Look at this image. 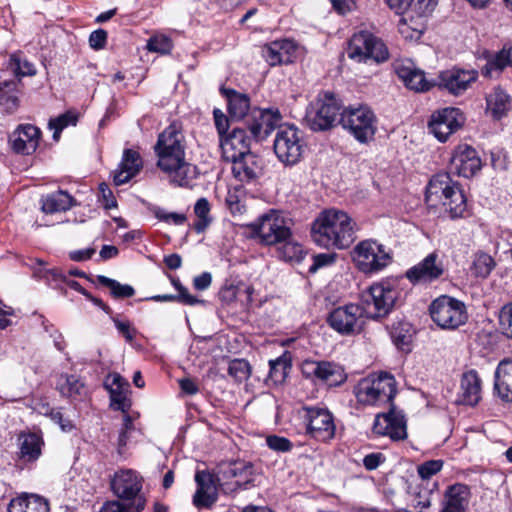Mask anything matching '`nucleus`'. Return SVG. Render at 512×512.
Masks as SVG:
<instances>
[{
    "instance_id": "nucleus-35",
    "label": "nucleus",
    "mask_w": 512,
    "mask_h": 512,
    "mask_svg": "<svg viewBox=\"0 0 512 512\" xmlns=\"http://www.w3.org/2000/svg\"><path fill=\"white\" fill-rule=\"evenodd\" d=\"M462 402L475 405L481 398V380L475 370L465 372L461 379Z\"/></svg>"
},
{
    "instance_id": "nucleus-34",
    "label": "nucleus",
    "mask_w": 512,
    "mask_h": 512,
    "mask_svg": "<svg viewBox=\"0 0 512 512\" xmlns=\"http://www.w3.org/2000/svg\"><path fill=\"white\" fill-rule=\"evenodd\" d=\"M494 389L506 401H512V360H502L495 372Z\"/></svg>"
},
{
    "instance_id": "nucleus-2",
    "label": "nucleus",
    "mask_w": 512,
    "mask_h": 512,
    "mask_svg": "<svg viewBox=\"0 0 512 512\" xmlns=\"http://www.w3.org/2000/svg\"><path fill=\"white\" fill-rule=\"evenodd\" d=\"M356 222L345 212L327 209L319 213L311 225V237L320 247L346 249L356 239Z\"/></svg>"
},
{
    "instance_id": "nucleus-31",
    "label": "nucleus",
    "mask_w": 512,
    "mask_h": 512,
    "mask_svg": "<svg viewBox=\"0 0 512 512\" xmlns=\"http://www.w3.org/2000/svg\"><path fill=\"white\" fill-rule=\"evenodd\" d=\"M143 166L140 154L132 149H126L123 152L122 161L114 173V183L122 185L129 182L136 176Z\"/></svg>"
},
{
    "instance_id": "nucleus-23",
    "label": "nucleus",
    "mask_w": 512,
    "mask_h": 512,
    "mask_svg": "<svg viewBox=\"0 0 512 512\" xmlns=\"http://www.w3.org/2000/svg\"><path fill=\"white\" fill-rule=\"evenodd\" d=\"M444 273L443 263L438 255L433 252L421 262L406 272L407 278L412 282H432L440 278Z\"/></svg>"
},
{
    "instance_id": "nucleus-46",
    "label": "nucleus",
    "mask_w": 512,
    "mask_h": 512,
    "mask_svg": "<svg viewBox=\"0 0 512 512\" xmlns=\"http://www.w3.org/2000/svg\"><path fill=\"white\" fill-rule=\"evenodd\" d=\"M495 267V261L486 253L476 254L471 267L472 272L477 277L486 278Z\"/></svg>"
},
{
    "instance_id": "nucleus-10",
    "label": "nucleus",
    "mask_w": 512,
    "mask_h": 512,
    "mask_svg": "<svg viewBox=\"0 0 512 512\" xmlns=\"http://www.w3.org/2000/svg\"><path fill=\"white\" fill-rule=\"evenodd\" d=\"M305 142L301 131L293 125L279 126L274 139L277 158L286 165H295L303 157Z\"/></svg>"
},
{
    "instance_id": "nucleus-44",
    "label": "nucleus",
    "mask_w": 512,
    "mask_h": 512,
    "mask_svg": "<svg viewBox=\"0 0 512 512\" xmlns=\"http://www.w3.org/2000/svg\"><path fill=\"white\" fill-rule=\"evenodd\" d=\"M194 213L197 217V221L194 223V229L197 233H202L211 223L210 204L206 198H200L197 200L194 206Z\"/></svg>"
},
{
    "instance_id": "nucleus-63",
    "label": "nucleus",
    "mask_w": 512,
    "mask_h": 512,
    "mask_svg": "<svg viewBox=\"0 0 512 512\" xmlns=\"http://www.w3.org/2000/svg\"><path fill=\"white\" fill-rule=\"evenodd\" d=\"M213 114L215 126L221 139L222 136H226L228 134L227 131L229 128V120L227 116L219 109H215Z\"/></svg>"
},
{
    "instance_id": "nucleus-24",
    "label": "nucleus",
    "mask_w": 512,
    "mask_h": 512,
    "mask_svg": "<svg viewBox=\"0 0 512 512\" xmlns=\"http://www.w3.org/2000/svg\"><path fill=\"white\" fill-rule=\"evenodd\" d=\"M104 386L110 394V406L123 413L127 412L131 407V401L128 397L129 383L120 374L110 373L105 379Z\"/></svg>"
},
{
    "instance_id": "nucleus-59",
    "label": "nucleus",
    "mask_w": 512,
    "mask_h": 512,
    "mask_svg": "<svg viewBox=\"0 0 512 512\" xmlns=\"http://www.w3.org/2000/svg\"><path fill=\"white\" fill-rule=\"evenodd\" d=\"M399 326H401L400 329L399 327L392 326L390 334L396 345L403 347L408 345L410 341L409 328L407 323H399Z\"/></svg>"
},
{
    "instance_id": "nucleus-6",
    "label": "nucleus",
    "mask_w": 512,
    "mask_h": 512,
    "mask_svg": "<svg viewBox=\"0 0 512 512\" xmlns=\"http://www.w3.org/2000/svg\"><path fill=\"white\" fill-rule=\"evenodd\" d=\"M255 237L264 245H276L291 236V220L277 210H269L250 224Z\"/></svg>"
},
{
    "instance_id": "nucleus-26",
    "label": "nucleus",
    "mask_w": 512,
    "mask_h": 512,
    "mask_svg": "<svg viewBox=\"0 0 512 512\" xmlns=\"http://www.w3.org/2000/svg\"><path fill=\"white\" fill-rule=\"evenodd\" d=\"M40 134V130L34 125H20L10 137L13 150L26 155L35 152L39 145Z\"/></svg>"
},
{
    "instance_id": "nucleus-50",
    "label": "nucleus",
    "mask_w": 512,
    "mask_h": 512,
    "mask_svg": "<svg viewBox=\"0 0 512 512\" xmlns=\"http://www.w3.org/2000/svg\"><path fill=\"white\" fill-rule=\"evenodd\" d=\"M144 506V498H137L136 505H124L118 501H112L104 504L99 512H141Z\"/></svg>"
},
{
    "instance_id": "nucleus-54",
    "label": "nucleus",
    "mask_w": 512,
    "mask_h": 512,
    "mask_svg": "<svg viewBox=\"0 0 512 512\" xmlns=\"http://www.w3.org/2000/svg\"><path fill=\"white\" fill-rule=\"evenodd\" d=\"M154 216L162 222L168 223V224H174V225H183L187 217L183 213H177V212H168L165 209L162 208H156L154 210Z\"/></svg>"
},
{
    "instance_id": "nucleus-22",
    "label": "nucleus",
    "mask_w": 512,
    "mask_h": 512,
    "mask_svg": "<svg viewBox=\"0 0 512 512\" xmlns=\"http://www.w3.org/2000/svg\"><path fill=\"white\" fill-rule=\"evenodd\" d=\"M220 147L225 160H235L250 153V138L243 128L236 127L226 136H222Z\"/></svg>"
},
{
    "instance_id": "nucleus-62",
    "label": "nucleus",
    "mask_w": 512,
    "mask_h": 512,
    "mask_svg": "<svg viewBox=\"0 0 512 512\" xmlns=\"http://www.w3.org/2000/svg\"><path fill=\"white\" fill-rule=\"evenodd\" d=\"M99 190L101 193V201L102 205L105 209H112L117 207V201L109 189V187L105 183H101L99 185Z\"/></svg>"
},
{
    "instance_id": "nucleus-45",
    "label": "nucleus",
    "mask_w": 512,
    "mask_h": 512,
    "mask_svg": "<svg viewBox=\"0 0 512 512\" xmlns=\"http://www.w3.org/2000/svg\"><path fill=\"white\" fill-rule=\"evenodd\" d=\"M97 280L101 285L109 288L112 296L115 298H129L132 297L135 293V290L132 286L121 284L118 281L108 278L104 275H98Z\"/></svg>"
},
{
    "instance_id": "nucleus-14",
    "label": "nucleus",
    "mask_w": 512,
    "mask_h": 512,
    "mask_svg": "<svg viewBox=\"0 0 512 512\" xmlns=\"http://www.w3.org/2000/svg\"><path fill=\"white\" fill-rule=\"evenodd\" d=\"M464 123V116L458 108L446 107L435 111L429 120L430 132L441 142L456 132Z\"/></svg>"
},
{
    "instance_id": "nucleus-18",
    "label": "nucleus",
    "mask_w": 512,
    "mask_h": 512,
    "mask_svg": "<svg viewBox=\"0 0 512 512\" xmlns=\"http://www.w3.org/2000/svg\"><path fill=\"white\" fill-rule=\"evenodd\" d=\"M477 78L478 73L475 70L452 68L439 74L437 85L439 88L458 96L463 94Z\"/></svg>"
},
{
    "instance_id": "nucleus-42",
    "label": "nucleus",
    "mask_w": 512,
    "mask_h": 512,
    "mask_svg": "<svg viewBox=\"0 0 512 512\" xmlns=\"http://www.w3.org/2000/svg\"><path fill=\"white\" fill-rule=\"evenodd\" d=\"M487 108L495 118H501L509 109V96L501 89H495L487 98Z\"/></svg>"
},
{
    "instance_id": "nucleus-16",
    "label": "nucleus",
    "mask_w": 512,
    "mask_h": 512,
    "mask_svg": "<svg viewBox=\"0 0 512 512\" xmlns=\"http://www.w3.org/2000/svg\"><path fill=\"white\" fill-rule=\"evenodd\" d=\"M365 315L361 306L348 304L335 308L328 317L330 326L341 334H353L362 329L361 317Z\"/></svg>"
},
{
    "instance_id": "nucleus-12",
    "label": "nucleus",
    "mask_w": 512,
    "mask_h": 512,
    "mask_svg": "<svg viewBox=\"0 0 512 512\" xmlns=\"http://www.w3.org/2000/svg\"><path fill=\"white\" fill-rule=\"evenodd\" d=\"M353 261L364 273L376 272L390 263V255L381 244L372 240L360 242L352 252Z\"/></svg>"
},
{
    "instance_id": "nucleus-56",
    "label": "nucleus",
    "mask_w": 512,
    "mask_h": 512,
    "mask_svg": "<svg viewBox=\"0 0 512 512\" xmlns=\"http://www.w3.org/2000/svg\"><path fill=\"white\" fill-rule=\"evenodd\" d=\"M435 6V0H414L410 6L409 12L412 14L415 13L417 17L423 19L424 16L428 15L434 10Z\"/></svg>"
},
{
    "instance_id": "nucleus-27",
    "label": "nucleus",
    "mask_w": 512,
    "mask_h": 512,
    "mask_svg": "<svg viewBox=\"0 0 512 512\" xmlns=\"http://www.w3.org/2000/svg\"><path fill=\"white\" fill-rule=\"evenodd\" d=\"M197 490L193 496V504L198 508H210L218 498L217 487L212 475L199 471L195 475Z\"/></svg>"
},
{
    "instance_id": "nucleus-20",
    "label": "nucleus",
    "mask_w": 512,
    "mask_h": 512,
    "mask_svg": "<svg viewBox=\"0 0 512 512\" xmlns=\"http://www.w3.org/2000/svg\"><path fill=\"white\" fill-rule=\"evenodd\" d=\"M222 475L224 479H235L234 482H224L222 484V490L225 493L246 489L254 480V465L250 462H233L222 471Z\"/></svg>"
},
{
    "instance_id": "nucleus-9",
    "label": "nucleus",
    "mask_w": 512,
    "mask_h": 512,
    "mask_svg": "<svg viewBox=\"0 0 512 512\" xmlns=\"http://www.w3.org/2000/svg\"><path fill=\"white\" fill-rule=\"evenodd\" d=\"M341 123L360 143L371 141L377 131V118L366 105L349 107L341 113Z\"/></svg>"
},
{
    "instance_id": "nucleus-48",
    "label": "nucleus",
    "mask_w": 512,
    "mask_h": 512,
    "mask_svg": "<svg viewBox=\"0 0 512 512\" xmlns=\"http://www.w3.org/2000/svg\"><path fill=\"white\" fill-rule=\"evenodd\" d=\"M78 115L75 112L68 111L49 121V128L54 130L53 139L58 140L61 131L69 125H76Z\"/></svg>"
},
{
    "instance_id": "nucleus-40",
    "label": "nucleus",
    "mask_w": 512,
    "mask_h": 512,
    "mask_svg": "<svg viewBox=\"0 0 512 512\" xmlns=\"http://www.w3.org/2000/svg\"><path fill=\"white\" fill-rule=\"evenodd\" d=\"M387 417V434L392 440H402L406 438V422L401 412L391 408L388 413H385Z\"/></svg>"
},
{
    "instance_id": "nucleus-49",
    "label": "nucleus",
    "mask_w": 512,
    "mask_h": 512,
    "mask_svg": "<svg viewBox=\"0 0 512 512\" xmlns=\"http://www.w3.org/2000/svg\"><path fill=\"white\" fill-rule=\"evenodd\" d=\"M10 68L16 76H33L36 73L32 63L22 58L20 54H14L10 58Z\"/></svg>"
},
{
    "instance_id": "nucleus-39",
    "label": "nucleus",
    "mask_w": 512,
    "mask_h": 512,
    "mask_svg": "<svg viewBox=\"0 0 512 512\" xmlns=\"http://www.w3.org/2000/svg\"><path fill=\"white\" fill-rule=\"evenodd\" d=\"M228 100V111L235 119L246 120L250 113V99L247 95L230 90L226 93Z\"/></svg>"
},
{
    "instance_id": "nucleus-60",
    "label": "nucleus",
    "mask_w": 512,
    "mask_h": 512,
    "mask_svg": "<svg viewBox=\"0 0 512 512\" xmlns=\"http://www.w3.org/2000/svg\"><path fill=\"white\" fill-rule=\"evenodd\" d=\"M40 278L46 280L49 284L58 285L66 281V275L58 268L41 269L38 271Z\"/></svg>"
},
{
    "instance_id": "nucleus-58",
    "label": "nucleus",
    "mask_w": 512,
    "mask_h": 512,
    "mask_svg": "<svg viewBox=\"0 0 512 512\" xmlns=\"http://www.w3.org/2000/svg\"><path fill=\"white\" fill-rule=\"evenodd\" d=\"M443 467L441 460H430L418 466V474L422 479H429L438 473Z\"/></svg>"
},
{
    "instance_id": "nucleus-30",
    "label": "nucleus",
    "mask_w": 512,
    "mask_h": 512,
    "mask_svg": "<svg viewBox=\"0 0 512 512\" xmlns=\"http://www.w3.org/2000/svg\"><path fill=\"white\" fill-rule=\"evenodd\" d=\"M296 51V45L291 40H276L262 49V54L265 60L271 66L278 64H287L292 62V57Z\"/></svg>"
},
{
    "instance_id": "nucleus-25",
    "label": "nucleus",
    "mask_w": 512,
    "mask_h": 512,
    "mask_svg": "<svg viewBox=\"0 0 512 512\" xmlns=\"http://www.w3.org/2000/svg\"><path fill=\"white\" fill-rule=\"evenodd\" d=\"M43 446L44 440L41 432L22 431L17 436L18 457L24 463L38 460Z\"/></svg>"
},
{
    "instance_id": "nucleus-7",
    "label": "nucleus",
    "mask_w": 512,
    "mask_h": 512,
    "mask_svg": "<svg viewBox=\"0 0 512 512\" xmlns=\"http://www.w3.org/2000/svg\"><path fill=\"white\" fill-rule=\"evenodd\" d=\"M429 313L433 322L445 330L457 329L468 320L465 304L447 295L433 300L429 306Z\"/></svg>"
},
{
    "instance_id": "nucleus-17",
    "label": "nucleus",
    "mask_w": 512,
    "mask_h": 512,
    "mask_svg": "<svg viewBox=\"0 0 512 512\" xmlns=\"http://www.w3.org/2000/svg\"><path fill=\"white\" fill-rule=\"evenodd\" d=\"M111 488L117 497L133 500L129 505H136L137 498H143L140 495L142 479L135 471L130 469L116 472L111 480Z\"/></svg>"
},
{
    "instance_id": "nucleus-38",
    "label": "nucleus",
    "mask_w": 512,
    "mask_h": 512,
    "mask_svg": "<svg viewBox=\"0 0 512 512\" xmlns=\"http://www.w3.org/2000/svg\"><path fill=\"white\" fill-rule=\"evenodd\" d=\"M425 25L423 19L420 17L414 18L411 12H408L399 20L398 31L405 38L409 40H417L424 32Z\"/></svg>"
},
{
    "instance_id": "nucleus-43",
    "label": "nucleus",
    "mask_w": 512,
    "mask_h": 512,
    "mask_svg": "<svg viewBox=\"0 0 512 512\" xmlns=\"http://www.w3.org/2000/svg\"><path fill=\"white\" fill-rule=\"evenodd\" d=\"M512 47L504 46L498 53L495 54L486 64L483 69V74L492 76L493 71H502L506 67L512 65Z\"/></svg>"
},
{
    "instance_id": "nucleus-5",
    "label": "nucleus",
    "mask_w": 512,
    "mask_h": 512,
    "mask_svg": "<svg viewBox=\"0 0 512 512\" xmlns=\"http://www.w3.org/2000/svg\"><path fill=\"white\" fill-rule=\"evenodd\" d=\"M354 393L358 402L365 405L391 403L396 395V381L388 373L371 375L359 381Z\"/></svg>"
},
{
    "instance_id": "nucleus-8",
    "label": "nucleus",
    "mask_w": 512,
    "mask_h": 512,
    "mask_svg": "<svg viewBox=\"0 0 512 512\" xmlns=\"http://www.w3.org/2000/svg\"><path fill=\"white\" fill-rule=\"evenodd\" d=\"M350 59L366 63L370 60L381 63L388 59L389 53L383 41L373 33L361 30L352 35L347 49Z\"/></svg>"
},
{
    "instance_id": "nucleus-15",
    "label": "nucleus",
    "mask_w": 512,
    "mask_h": 512,
    "mask_svg": "<svg viewBox=\"0 0 512 512\" xmlns=\"http://www.w3.org/2000/svg\"><path fill=\"white\" fill-rule=\"evenodd\" d=\"M281 120L282 117L278 110L254 108L247 116L245 125L255 139L263 140L276 128L279 129V126H282Z\"/></svg>"
},
{
    "instance_id": "nucleus-29",
    "label": "nucleus",
    "mask_w": 512,
    "mask_h": 512,
    "mask_svg": "<svg viewBox=\"0 0 512 512\" xmlns=\"http://www.w3.org/2000/svg\"><path fill=\"white\" fill-rule=\"evenodd\" d=\"M398 77L407 88L417 92L428 91L433 84L425 77V73L416 68L412 62H400L395 65Z\"/></svg>"
},
{
    "instance_id": "nucleus-13",
    "label": "nucleus",
    "mask_w": 512,
    "mask_h": 512,
    "mask_svg": "<svg viewBox=\"0 0 512 512\" xmlns=\"http://www.w3.org/2000/svg\"><path fill=\"white\" fill-rule=\"evenodd\" d=\"M302 374L313 381L318 380L330 387L339 386L347 379L344 369L334 362L305 360L301 365Z\"/></svg>"
},
{
    "instance_id": "nucleus-61",
    "label": "nucleus",
    "mask_w": 512,
    "mask_h": 512,
    "mask_svg": "<svg viewBox=\"0 0 512 512\" xmlns=\"http://www.w3.org/2000/svg\"><path fill=\"white\" fill-rule=\"evenodd\" d=\"M336 254L334 253H320L312 257L313 263L309 268V271L314 273L318 269L329 266L334 263Z\"/></svg>"
},
{
    "instance_id": "nucleus-47",
    "label": "nucleus",
    "mask_w": 512,
    "mask_h": 512,
    "mask_svg": "<svg viewBox=\"0 0 512 512\" xmlns=\"http://www.w3.org/2000/svg\"><path fill=\"white\" fill-rule=\"evenodd\" d=\"M269 365H270L269 378L274 383L283 382L290 370V367H291L288 359L285 356L279 357L275 360H270Z\"/></svg>"
},
{
    "instance_id": "nucleus-4",
    "label": "nucleus",
    "mask_w": 512,
    "mask_h": 512,
    "mask_svg": "<svg viewBox=\"0 0 512 512\" xmlns=\"http://www.w3.org/2000/svg\"><path fill=\"white\" fill-rule=\"evenodd\" d=\"M399 291L389 281L373 283L361 293V308L367 318L380 319L386 317L395 307Z\"/></svg>"
},
{
    "instance_id": "nucleus-11",
    "label": "nucleus",
    "mask_w": 512,
    "mask_h": 512,
    "mask_svg": "<svg viewBox=\"0 0 512 512\" xmlns=\"http://www.w3.org/2000/svg\"><path fill=\"white\" fill-rule=\"evenodd\" d=\"M340 104L333 93L319 94L311 109L307 112V120L311 129L326 130L331 128L340 115Z\"/></svg>"
},
{
    "instance_id": "nucleus-57",
    "label": "nucleus",
    "mask_w": 512,
    "mask_h": 512,
    "mask_svg": "<svg viewBox=\"0 0 512 512\" xmlns=\"http://www.w3.org/2000/svg\"><path fill=\"white\" fill-rule=\"evenodd\" d=\"M500 326L503 333L512 338V303L505 305L499 315Z\"/></svg>"
},
{
    "instance_id": "nucleus-37",
    "label": "nucleus",
    "mask_w": 512,
    "mask_h": 512,
    "mask_svg": "<svg viewBox=\"0 0 512 512\" xmlns=\"http://www.w3.org/2000/svg\"><path fill=\"white\" fill-rule=\"evenodd\" d=\"M41 203L44 213L53 214L69 210L74 205V199L67 192L59 190L44 197Z\"/></svg>"
},
{
    "instance_id": "nucleus-41",
    "label": "nucleus",
    "mask_w": 512,
    "mask_h": 512,
    "mask_svg": "<svg viewBox=\"0 0 512 512\" xmlns=\"http://www.w3.org/2000/svg\"><path fill=\"white\" fill-rule=\"evenodd\" d=\"M18 83L16 81L0 82V106L7 112H13L18 107Z\"/></svg>"
},
{
    "instance_id": "nucleus-19",
    "label": "nucleus",
    "mask_w": 512,
    "mask_h": 512,
    "mask_svg": "<svg viewBox=\"0 0 512 512\" xmlns=\"http://www.w3.org/2000/svg\"><path fill=\"white\" fill-rule=\"evenodd\" d=\"M307 431L318 441L330 440L335 433V425L331 413L324 408L307 410Z\"/></svg>"
},
{
    "instance_id": "nucleus-28",
    "label": "nucleus",
    "mask_w": 512,
    "mask_h": 512,
    "mask_svg": "<svg viewBox=\"0 0 512 512\" xmlns=\"http://www.w3.org/2000/svg\"><path fill=\"white\" fill-rule=\"evenodd\" d=\"M470 496V488L465 484L449 486L445 491L440 512H467Z\"/></svg>"
},
{
    "instance_id": "nucleus-3",
    "label": "nucleus",
    "mask_w": 512,
    "mask_h": 512,
    "mask_svg": "<svg viewBox=\"0 0 512 512\" xmlns=\"http://www.w3.org/2000/svg\"><path fill=\"white\" fill-rule=\"evenodd\" d=\"M426 202L433 207L441 205L452 219L463 218L467 213L466 198L446 173H440L430 180L426 189Z\"/></svg>"
},
{
    "instance_id": "nucleus-32",
    "label": "nucleus",
    "mask_w": 512,
    "mask_h": 512,
    "mask_svg": "<svg viewBox=\"0 0 512 512\" xmlns=\"http://www.w3.org/2000/svg\"><path fill=\"white\" fill-rule=\"evenodd\" d=\"M229 162L232 163L233 176L241 182L254 180L261 171L259 159L251 152Z\"/></svg>"
},
{
    "instance_id": "nucleus-51",
    "label": "nucleus",
    "mask_w": 512,
    "mask_h": 512,
    "mask_svg": "<svg viewBox=\"0 0 512 512\" xmlns=\"http://www.w3.org/2000/svg\"><path fill=\"white\" fill-rule=\"evenodd\" d=\"M251 370L249 363L244 359H235L229 363L228 374L237 382L247 380Z\"/></svg>"
},
{
    "instance_id": "nucleus-52",
    "label": "nucleus",
    "mask_w": 512,
    "mask_h": 512,
    "mask_svg": "<svg viewBox=\"0 0 512 512\" xmlns=\"http://www.w3.org/2000/svg\"><path fill=\"white\" fill-rule=\"evenodd\" d=\"M283 257L289 261H301L304 256L303 246L291 240L283 241Z\"/></svg>"
},
{
    "instance_id": "nucleus-53",
    "label": "nucleus",
    "mask_w": 512,
    "mask_h": 512,
    "mask_svg": "<svg viewBox=\"0 0 512 512\" xmlns=\"http://www.w3.org/2000/svg\"><path fill=\"white\" fill-rule=\"evenodd\" d=\"M172 48L170 38L165 35H155L147 42V49L161 54L169 53Z\"/></svg>"
},
{
    "instance_id": "nucleus-64",
    "label": "nucleus",
    "mask_w": 512,
    "mask_h": 512,
    "mask_svg": "<svg viewBox=\"0 0 512 512\" xmlns=\"http://www.w3.org/2000/svg\"><path fill=\"white\" fill-rule=\"evenodd\" d=\"M107 41V32L103 29L93 31L89 37V44L95 50L102 49Z\"/></svg>"
},
{
    "instance_id": "nucleus-55",
    "label": "nucleus",
    "mask_w": 512,
    "mask_h": 512,
    "mask_svg": "<svg viewBox=\"0 0 512 512\" xmlns=\"http://www.w3.org/2000/svg\"><path fill=\"white\" fill-rule=\"evenodd\" d=\"M266 443L271 450L281 453L289 452L293 448V444L289 439L277 435L268 436Z\"/></svg>"
},
{
    "instance_id": "nucleus-36",
    "label": "nucleus",
    "mask_w": 512,
    "mask_h": 512,
    "mask_svg": "<svg viewBox=\"0 0 512 512\" xmlns=\"http://www.w3.org/2000/svg\"><path fill=\"white\" fill-rule=\"evenodd\" d=\"M8 512H49V505L43 497L26 494L11 500Z\"/></svg>"
},
{
    "instance_id": "nucleus-33",
    "label": "nucleus",
    "mask_w": 512,
    "mask_h": 512,
    "mask_svg": "<svg viewBox=\"0 0 512 512\" xmlns=\"http://www.w3.org/2000/svg\"><path fill=\"white\" fill-rule=\"evenodd\" d=\"M56 388L63 397L71 400H82L88 395V388L76 375H60L56 382Z\"/></svg>"
},
{
    "instance_id": "nucleus-21",
    "label": "nucleus",
    "mask_w": 512,
    "mask_h": 512,
    "mask_svg": "<svg viewBox=\"0 0 512 512\" xmlns=\"http://www.w3.org/2000/svg\"><path fill=\"white\" fill-rule=\"evenodd\" d=\"M482 163L477 151L466 144L459 145L451 158L453 172L463 177H471L481 169Z\"/></svg>"
},
{
    "instance_id": "nucleus-1",
    "label": "nucleus",
    "mask_w": 512,
    "mask_h": 512,
    "mask_svg": "<svg viewBox=\"0 0 512 512\" xmlns=\"http://www.w3.org/2000/svg\"><path fill=\"white\" fill-rule=\"evenodd\" d=\"M185 149V137L177 122L159 134L155 145L157 166L167 174L171 184L179 187L191 186L198 174L197 167L186 161Z\"/></svg>"
}]
</instances>
